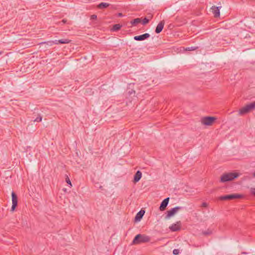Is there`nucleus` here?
Returning a JSON list of instances; mask_svg holds the SVG:
<instances>
[{
    "label": "nucleus",
    "mask_w": 255,
    "mask_h": 255,
    "mask_svg": "<svg viewBox=\"0 0 255 255\" xmlns=\"http://www.w3.org/2000/svg\"><path fill=\"white\" fill-rule=\"evenodd\" d=\"M203 234L204 235H210L211 234V231L208 230L207 231L203 232Z\"/></svg>",
    "instance_id": "obj_21"
},
{
    "label": "nucleus",
    "mask_w": 255,
    "mask_h": 255,
    "mask_svg": "<svg viewBox=\"0 0 255 255\" xmlns=\"http://www.w3.org/2000/svg\"><path fill=\"white\" fill-rule=\"evenodd\" d=\"M251 192L253 195L255 196V188H252L251 189Z\"/></svg>",
    "instance_id": "obj_25"
},
{
    "label": "nucleus",
    "mask_w": 255,
    "mask_h": 255,
    "mask_svg": "<svg viewBox=\"0 0 255 255\" xmlns=\"http://www.w3.org/2000/svg\"><path fill=\"white\" fill-rule=\"evenodd\" d=\"M97 15H95V14H93V15H92L91 16V19H92V20H94V19H97Z\"/></svg>",
    "instance_id": "obj_26"
},
{
    "label": "nucleus",
    "mask_w": 255,
    "mask_h": 255,
    "mask_svg": "<svg viewBox=\"0 0 255 255\" xmlns=\"http://www.w3.org/2000/svg\"><path fill=\"white\" fill-rule=\"evenodd\" d=\"M123 15L122 13H118V16H122Z\"/></svg>",
    "instance_id": "obj_30"
},
{
    "label": "nucleus",
    "mask_w": 255,
    "mask_h": 255,
    "mask_svg": "<svg viewBox=\"0 0 255 255\" xmlns=\"http://www.w3.org/2000/svg\"><path fill=\"white\" fill-rule=\"evenodd\" d=\"M132 93L135 94V91H132L131 92H130V94H131Z\"/></svg>",
    "instance_id": "obj_31"
},
{
    "label": "nucleus",
    "mask_w": 255,
    "mask_h": 255,
    "mask_svg": "<svg viewBox=\"0 0 255 255\" xmlns=\"http://www.w3.org/2000/svg\"><path fill=\"white\" fill-rule=\"evenodd\" d=\"M110 5V4L108 3L101 2L98 5L97 7L99 9H104V8H107V7L109 6Z\"/></svg>",
    "instance_id": "obj_16"
},
{
    "label": "nucleus",
    "mask_w": 255,
    "mask_h": 255,
    "mask_svg": "<svg viewBox=\"0 0 255 255\" xmlns=\"http://www.w3.org/2000/svg\"><path fill=\"white\" fill-rule=\"evenodd\" d=\"M150 237L145 234L137 235L132 241V244L134 245L146 243L150 242Z\"/></svg>",
    "instance_id": "obj_1"
},
{
    "label": "nucleus",
    "mask_w": 255,
    "mask_h": 255,
    "mask_svg": "<svg viewBox=\"0 0 255 255\" xmlns=\"http://www.w3.org/2000/svg\"><path fill=\"white\" fill-rule=\"evenodd\" d=\"M149 21V19H148L147 17H145L142 21V23L143 25H145L148 23Z\"/></svg>",
    "instance_id": "obj_19"
},
{
    "label": "nucleus",
    "mask_w": 255,
    "mask_h": 255,
    "mask_svg": "<svg viewBox=\"0 0 255 255\" xmlns=\"http://www.w3.org/2000/svg\"><path fill=\"white\" fill-rule=\"evenodd\" d=\"M142 173L140 171H137L134 176V182H137L141 178Z\"/></svg>",
    "instance_id": "obj_15"
},
{
    "label": "nucleus",
    "mask_w": 255,
    "mask_h": 255,
    "mask_svg": "<svg viewBox=\"0 0 255 255\" xmlns=\"http://www.w3.org/2000/svg\"><path fill=\"white\" fill-rule=\"evenodd\" d=\"M150 37L149 33H146L140 35L135 36L133 38L136 41H142Z\"/></svg>",
    "instance_id": "obj_9"
},
{
    "label": "nucleus",
    "mask_w": 255,
    "mask_h": 255,
    "mask_svg": "<svg viewBox=\"0 0 255 255\" xmlns=\"http://www.w3.org/2000/svg\"><path fill=\"white\" fill-rule=\"evenodd\" d=\"M196 48H197V47H190L187 48L186 50H188V51L194 50L196 49Z\"/></svg>",
    "instance_id": "obj_24"
},
{
    "label": "nucleus",
    "mask_w": 255,
    "mask_h": 255,
    "mask_svg": "<svg viewBox=\"0 0 255 255\" xmlns=\"http://www.w3.org/2000/svg\"><path fill=\"white\" fill-rule=\"evenodd\" d=\"M182 208V207L177 206L171 209L170 210L167 212V214L165 216V218H170L171 217L173 216L175 214H176L179 210H181Z\"/></svg>",
    "instance_id": "obj_7"
},
{
    "label": "nucleus",
    "mask_w": 255,
    "mask_h": 255,
    "mask_svg": "<svg viewBox=\"0 0 255 255\" xmlns=\"http://www.w3.org/2000/svg\"><path fill=\"white\" fill-rule=\"evenodd\" d=\"M242 195L239 194H233L230 195H226L222 196L219 197L220 200H230L234 199L241 198L242 197Z\"/></svg>",
    "instance_id": "obj_5"
},
{
    "label": "nucleus",
    "mask_w": 255,
    "mask_h": 255,
    "mask_svg": "<svg viewBox=\"0 0 255 255\" xmlns=\"http://www.w3.org/2000/svg\"><path fill=\"white\" fill-rule=\"evenodd\" d=\"M148 19H151L152 18V15L150 13L148 14Z\"/></svg>",
    "instance_id": "obj_28"
},
{
    "label": "nucleus",
    "mask_w": 255,
    "mask_h": 255,
    "mask_svg": "<svg viewBox=\"0 0 255 255\" xmlns=\"http://www.w3.org/2000/svg\"><path fill=\"white\" fill-rule=\"evenodd\" d=\"M179 253V250L178 249H174L173 251V254L175 255H178Z\"/></svg>",
    "instance_id": "obj_22"
},
{
    "label": "nucleus",
    "mask_w": 255,
    "mask_h": 255,
    "mask_svg": "<svg viewBox=\"0 0 255 255\" xmlns=\"http://www.w3.org/2000/svg\"><path fill=\"white\" fill-rule=\"evenodd\" d=\"M66 22H67V20H66V19H63V20H62V21H61V22H62V23H63V24H65V23H66Z\"/></svg>",
    "instance_id": "obj_29"
},
{
    "label": "nucleus",
    "mask_w": 255,
    "mask_h": 255,
    "mask_svg": "<svg viewBox=\"0 0 255 255\" xmlns=\"http://www.w3.org/2000/svg\"><path fill=\"white\" fill-rule=\"evenodd\" d=\"M66 182L69 184L70 185V186H72V184H71V182L70 181V179L68 178V177H67L66 178Z\"/></svg>",
    "instance_id": "obj_23"
},
{
    "label": "nucleus",
    "mask_w": 255,
    "mask_h": 255,
    "mask_svg": "<svg viewBox=\"0 0 255 255\" xmlns=\"http://www.w3.org/2000/svg\"><path fill=\"white\" fill-rule=\"evenodd\" d=\"M169 201V198H166L164 199L161 202L160 206L159 207V209L160 211H164L167 206L168 205V202Z\"/></svg>",
    "instance_id": "obj_11"
},
{
    "label": "nucleus",
    "mask_w": 255,
    "mask_h": 255,
    "mask_svg": "<svg viewBox=\"0 0 255 255\" xmlns=\"http://www.w3.org/2000/svg\"><path fill=\"white\" fill-rule=\"evenodd\" d=\"M12 197V206L11 208V211H13L15 210V207L17 205V197L16 195L14 192H12L11 193Z\"/></svg>",
    "instance_id": "obj_8"
},
{
    "label": "nucleus",
    "mask_w": 255,
    "mask_h": 255,
    "mask_svg": "<svg viewBox=\"0 0 255 255\" xmlns=\"http://www.w3.org/2000/svg\"><path fill=\"white\" fill-rule=\"evenodd\" d=\"M141 20L140 18H136L131 21L130 23L132 25H135L141 22Z\"/></svg>",
    "instance_id": "obj_17"
},
{
    "label": "nucleus",
    "mask_w": 255,
    "mask_h": 255,
    "mask_svg": "<svg viewBox=\"0 0 255 255\" xmlns=\"http://www.w3.org/2000/svg\"><path fill=\"white\" fill-rule=\"evenodd\" d=\"M122 27V25L120 24H116L114 25L112 30L113 31H117L119 30Z\"/></svg>",
    "instance_id": "obj_18"
},
{
    "label": "nucleus",
    "mask_w": 255,
    "mask_h": 255,
    "mask_svg": "<svg viewBox=\"0 0 255 255\" xmlns=\"http://www.w3.org/2000/svg\"><path fill=\"white\" fill-rule=\"evenodd\" d=\"M144 213L145 211L142 210H141L139 212H138L135 217V221H139L142 219Z\"/></svg>",
    "instance_id": "obj_14"
},
{
    "label": "nucleus",
    "mask_w": 255,
    "mask_h": 255,
    "mask_svg": "<svg viewBox=\"0 0 255 255\" xmlns=\"http://www.w3.org/2000/svg\"><path fill=\"white\" fill-rule=\"evenodd\" d=\"M71 41L70 40L68 39H62L59 40H55V41H48L47 42H41L40 44H46L49 46H52L53 44H67L70 43Z\"/></svg>",
    "instance_id": "obj_4"
},
{
    "label": "nucleus",
    "mask_w": 255,
    "mask_h": 255,
    "mask_svg": "<svg viewBox=\"0 0 255 255\" xmlns=\"http://www.w3.org/2000/svg\"><path fill=\"white\" fill-rule=\"evenodd\" d=\"M254 110H255V101L240 109L239 111V114L240 115H244Z\"/></svg>",
    "instance_id": "obj_3"
},
{
    "label": "nucleus",
    "mask_w": 255,
    "mask_h": 255,
    "mask_svg": "<svg viewBox=\"0 0 255 255\" xmlns=\"http://www.w3.org/2000/svg\"><path fill=\"white\" fill-rule=\"evenodd\" d=\"M207 206H208V204L206 202H203L202 204V207H207Z\"/></svg>",
    "instance_id": "obj_27"
},
{
    "label": "nucleus",
    "mask_w": 255,
    "mask_h": 255,
    "mask_svg": "<svg viewBox=\"0 0 255 255\" xmlns=\"http://www.w3.org/2000/svg\"><path fill=\"white\" fill-rule=\"evenodd\" d=\"M169 229L171 231L176 232L180 230L181 229V223L180 222H177L175 224H172L169 227Z\"/></svg>",
    "instance_id": "obj_10"
},
{
    "label": "nucleus",
    "mask_w": 255,
    "mask_h": 255,
    "mask_svg": "<svg viewBox=\"0 0 255 255\" xmlns=\"http://www.w3.org/2000/svg\"><path fill=\"white\" fill-rule=\"evenodd\" d=\"M212 12L213 13L215 17H219L220 16V9L219 7L213 6L211 8Z\"/></svg>",
    "instance_id": "obj_13"
},
{
    "label": "nucleus",
    "mask_w": 255,
    "mask_h": 255,
    "mask_svg": "<svg viewBox=\"0 0 255 255\" xmlns=\"http://www.w3.org/2000/svg\"><path fill=\"white\" fill-rule=\"evenodd\" d=\"M42 121V117L40 115H39L38 117H37L34 120V122H40Z\"/></svg>",
    "instance_id": "obj_20"
},
{
    "label": "nucleus",
    "mask_w": 255,
    "mask_h": 255,
    "mask_svg": "<svg viewBox=\"0 0 255 255\" xmlns=\"http://www.w3.org/2000/svg\"><path fill=\"white\" fill-rule=\"evenodd\" d=\"M239 176L238 173L237 172H229L224 174L221 177V182H226L234 180Z\"/></svg>",
    "instance_id": "obj_2"
},
{
    "label": "nucleus",
    "mask_w": 255,
    "mask_h": 255,
    "mask_svg": "<svg viewBox=\"0 0 255 255\" xmlns=\"http://www.w3.org/2000/svg\"><path fill=\"white\" fill-rule=\"evenodd\" d=\"M216 118L213 117H205L201 119V123L206 126H211L216 120Z\"/></svg>",
    "instance_id": "obj_6"
},
{
    "label": "nucleus",
    "mask_w": 255,
    "mask_h": 255,
    "mask_svg": "<svg viewBox=\"0 0 255 255\" xmlns=\"http://www.w3.org/2000/svg\"><path fill=\"white\" fill-rule=\"evenodd\" d=\"M164 23L165 22L164 20H162L159 22V23L157 24L155 30L156 33H159L162 30Z\"/></svg>",
    "instance_id": "obj_12"
},
{
    "label": "nucleus",
    "mask_w": 255,
    "mask_h": 255,
    "mask_svg": "<svg viewBox=\"0 0 255 255\" xmlns=\"http://www.w3.org/2000/svg\"><path fill=\"white\" fill-rule=\"evenodd\" d=\"M253 177L255 178V171L253 174Z\"/></svg>",
    "instance_id": "obj_32"
}]
</instances>
